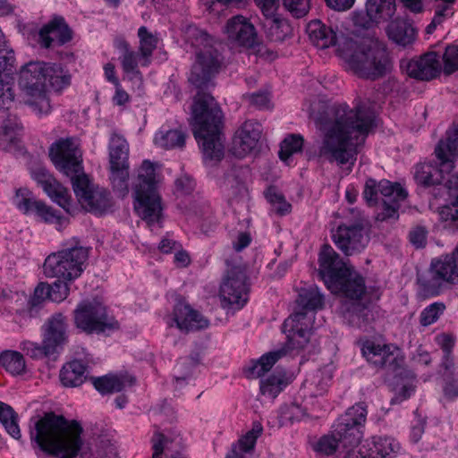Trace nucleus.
Returning a JSON list of instances; mask_svg holds the SVG:
<instances>
[{
	"instance_id": "obj_38",
	"label": "nucleus",
	"mask_w": 458,
	"mask_h": 458,
	"mask_svg": "<svg viewBox=\"0 0 458 458\" xmlns=\"http://www.w3.org/2000/svg\"><path fill=\"white\" fill-rule=\"evenodd\" d=\"M198 365L197 360L192 357L181 358L174 368V384L175 389H181L192 378Z\"/></svg>"
},
{
	"instance_id": "obj_50",
	"label": "nucleus",
	"mask_w": 458,
	"mask_h": 458,
	"mask_svg": "<svg viewBox=\"0 0 458 458\" xmlns=\"http://www.w3.org/2000/svg\"><path fill=\"white\" fill-rule=\"evenodd\" d=\"M284 378L272 374L267 378L260 380V392L269 398H276L283 390Z\"/></svg>"
},
{
	"instance_id": "obj_33",
	"label": "nucleus",
	"mask_w": 458,
	"mask_h": 458,
	"mask_svg": "<svg viewBox=\"0 0 458 458\" xmlns=\"http://www.w3.org/2000/svg\"><path fill=\"white\" fill-rule=\"evenodd\" d=\"M88 365L81 360L66 362L60 370V381L66 387L81 386L88 378Z\"/></svg>"
},
{
	"instance_id": "obj_21",
	"label": "nucleus",
	"mask_w": 458,
	"mask_h": 458,
	"mask_svg": "<svg viewBox=\"0 0 458 458\" xmlns=\"http://www.w3.org/2000/svg\"><path fill=\"white\" fill-rule=\"evenodd\" d=\"M261 132L260 123L254 121L245 122L239 134L233 139L230 150L231 155L238 159H242L251 153L258 145Z\"/></svg>"
},
{
	"instance_id": "obj_24",
	"label": "nucleus",
	"mask_w": 458,
	"mask_h": 458,
	"mask_svg": "<svg viewBox=\"0 0 458 458\" xmlns=\"http://www.w3.org/2000/svg\"><path fill=\"white\" fill-rule=\"evenodd\" d=\"M362 296H344L345 300L339 306V314L344 323L351 327L361 328L366 327L369 322V310L366 304L361 302Z\"/></svg>"
},
{
	"instance_id": "obj_22",
	"label": "nucleus",
	"mask_w": 458,
	"mask_h": 458,
	"mask_svg": "<svg viewBox=\"0 0 458 458\" xmlns=\"http://www.w3.org/2000/svg\"><path fill=\"white\" fill-rule=\"evenodd\" d=\"M72 38V32L61 16L53 18L38 32V43L45 48L63 46Z\"/></svg>"
},
{
	"instance_id": "obj_15",
	"label": "nucleus",
	"mask_w": 458,
	"mask_h": 458,
	"mask_svg": "<svg viewBox=\"0 0 458 458\" xmlns=\"http://www.w3.org/2000/svg\"><path fill=\"white\" fill-rule=\"evenodd\" d=\"M48 157L55 168L63 172H83V151L75 137L60 138L48 148Z\"/></svg>"
},
{
	"instance_id": "obj_48",
	"label": "nucleus",
	"mask_w": 458,
	"mask_h": 458,
	"mask_svg": "<svg viewBox=\"0 0 458 458\" xmlns=\"http://www.w3.org/2000/svg\"><path fill=\"white\" fill-rule=\"evenodd\" d=\"M333 432L330 431L329 434L321 437L317 444L315 445V451L326 455L335 454L336 452H340L343 454V447L340 441H338Z\"/></svg>"
},
{
	"instance_id": "obj_25",
	"label": "nucleus",
	"mask_w": 458,
	"mask_h": 458,
	"mask_svg": "<svg viewBox=\"0 0 458 458\" xmlns=\"http://www.w3.org/2000/svg\"><path fill=\"white\" fill-rule=\"evenodd\" d=\"M32 179L44 192L66 212H70L72 199L68 190L52 174H32Z\"/></svg>"
},
{
	"instance_id": "obj_46",
	"label": "nucleus",
	"mask_w": 458,
	"mask_h": 458,
	"mask_svg": "<svg viewBox=\"0 0 458 458\" xmlns=\"http://www.w3.org/2000/svg\"><path fill=\"white\" fill-rule=\"evenodd\" d=\"M14 72L11 71L9 74L7 72H0V109L8 110L13 103L14 93L12 84Z\"/></svg>"
},
{
	"instance_id": "obj_30",
	"label": "nucleus",
	"mask_w": 458,
	"mask_h": 458,
	"mask_svg": "<svg viewBox=\"0 0 458 458\" xmlns=\"http://www.w3.org/2000/svg\"><path fill=\"white\" fill-rule=\"evenodd\" d=\"M391 347L367 341L361 348V352L369 363L378 368H386L392 366L396 360Z\"/></svg>"
},
{
	"instance_id": "obj_47",
	"label": "nucleus",
	"mask_w": 458,
	"mask_h": 458,
	"mask_svg": "<svg viewBox=\"0 0 458 458\" xmlns=\"http://www.w3.org/2000/svg\"><path fill=\"white\" fill-rule=\"evenodd\" d=\"M303 146V138L299 134H291L287 136L280 144L278 152L279 158L289 164L293 154L301 151Z\"/></svg>"
},
{
	"instance_id": "obj_18",
	"label": "nucleus",
	"mask_w": 458,
	"mask_h": 458,
	"mask_svg": "<svg viewBox=\"0 0 458 458\" xmlns=\"http://www.w3.org/2000/svg\"><path fill=\"white\" fill-rule=\"evenodd\" d=\"M12 202L23 215L33 214L44 223L55 224L61 227L68 222L58 211L47 206L45 202L36 199L32 191L28 188L17 189Z\"/></svg>"
},
{
	"instance_id": "obj_61",
	"label": "nucleus",
	"mask_w": 458,
	"mask_h": 458,
	"mask_svg": "<svg viewBox=\"0 0 458 458\" xmlns=\"http://www.w3.org/2000/svg\"><path fill=\"white\" fill-rule=\"evenodd\" d=\"M352 21L356 28V32H359L360 30H368L374 22H376L373 18L370 17L367 9L365 11L354 12L352 13Z\"/></svg>"
},
{
	"instance_id": "obj_29",
	"label": "nucleus",
	"mask_w": 458,
	"mask_h": 458,
	"mask_svg": "<svg viewBox=\"0 0 458 458\" xmlns=\"http://www.w3.org/2000/svg\"><path fill=\"white\" fill-rule=\"evenodd\" d=\"M195 188L196 182L189 174H182L175 179L174 195L176 206L182 213L193 212L196 215L199 214L195 204L191 202L188 204L183 199L186 197L191 196Z\"/></svg>"
},
{
	"instance_id": "obj_17",
	"label": "nucleus",
	"mask_w": 458,
	"mask_h": 458,
	"mask_svg": "<svg viewBox=\"0 0 458 458\" xmlns=\"http://www.w3.org/2000/svg\"><path fill=\"white\" fill-rule=\"evenodd\" d=\"M436 160L420 162L416 172H451L454 168V158L458 157V124H454L445 132L435 148Z\"/></svg>"
},
{
	"instance_id": "obj_42",
	"label": "nucleus",
	"mask_w": 458,
	"mask_h": 458,
	"mask_svg": "<svg viewBox=\"0 0 458 458\" xmlns=\"http://www.w3.org/2000/svg\"><path fill=\"white\" fill-rule=\"evenodd\" d=\"M89 380L95 389L102 395L121 392L124 387L123 381L114 375L91 377Z\"/></svg>"
},
{
	"instance_id": "obj_36",
	"label": "nucleus",
	"mask_w": 458,
	"mask_h": 458,
	"mask_svg": "<svg viewBox=\"0 0 458 458\" xmlns=\"http://www.w3.org/2000/svg\"><path fill=\"white\" fill-rule=\"evenodd\" d=\"M1 120V131H2V141L9 143L7 147L9 150H12L13 147L19 146V131H21V123L18 121L16 115L12 114H4L0 116Z\"/></svg>"
},
{
	"instance_id": "obj_62",
	"label": "nucleus",
	"mask_w": 458,
	"mask_h": 458,
	"mask_svg": "<svg viewBox=\"0 0 458 458\" xmlns=\"http://www.w3.org/2000/svg\"><path fill=\"white\" fill-rule=\"evenodd\" d=\"M243 98L250 102V105L260 108L268 109L270 108V96L266 91H259L252 94H246Z\"/></svg>"
},
{
	"instance_id": "obj_14",
	"label": "nucleus",
	"mask_w": 458,
	"mask_h": 458,
	"mask_svg": "<svg viewBox=\"0 0 458 458\" xmlns=\"http://www.w3.org/2000/svg\"><path fill=\"white\" fill-rule=\"evenodd\" d=\"M73 313L76 327L88 335L104 333L118 326V323L107 315L106 307L97 301L80 303Z\"/></svg>"
},
{
	"instance_id": "obj_7",
	"label": "nucleus",
	"mask_w": 458,
	"mask_h": 458,
	"mask_svg": "<svg viewBox=\"0 0 458 458\" xmlns=\"http://www.w3.org/2000/svg\"><path fill=\"white\" fill-rule=\"evenodd\" d=\"M297 304L301 310L288 317L282 327L286 335L288 347L300 350L307 345L311 335L312 318L308 317L307 311L322 309L324 295L316 285L301 288Z\"/></svg>"
},
{
	"instance_id": "obj_60",
	"label": "nucleus",
	"mask_w": 458,
	"mask_h": 458,
	"mask_svg": "<svg viewBox=\"0 0 458 458\" xmlns=\"http://www.w3.org/2000/svg\"><path fill=\"white\" fill-rule=\"evenodd\" d=\"M233 42L246 47H254L257 43V33L254 26L249 21Z\"/></svg>"
},
{
	"instance_id": "obj_19",
	"label": "nucleus",
	"mask_w": 458,
	"mask_h": 458,
	"mask_svg": "<svg viewBox=\"0 0 458 458\" xmlns=\"http://www.w3.org/2000/svg\"><path fill=\"white\" fill-rule=\"evenodd\" d=\"M379 188L382 198L377 203V221L388 223L397 221L401 204L408 196L406 190L400 183L389 181H381Z\"/></svg>"
},
{
	"instance_id": "obj_9",
	"label": "nucleus",
	"mask_w": 458,
	"mask_h": 458,
	"mask_svg": "<svg viewBox=\"0 0 458 458\" xmlns=\"http://www.w3.org/2000/svg\"><path fill=\"white\" fill-rule=\"evenodd\" d=\"M367 407L358 403L349 408L332 426V430L342 444L344 458H355L362 451L359 448L363 437V428L367 419Z\"/></svg>"
},
{
	"instance_id": "obj_56",
	"label": "nucleus",
	"mask_w": 458,
	"mask_h": 458,
	"mask_svg": "<svg viewBox=\"0 0 458 458\" xmlns=\"http://www.w3.org/2000/svg\"><path fill=\"white\" fill-rule=\"evenodd\" d=\"M444 72L451 74L458 70V46H449L445 48L444 56Z\"/></svg>"
},
{
	"instance_id": "obj_34",
	"label": "nucleus",
	"mask_w": 458,
	"mask_h": 458,
	"mask_svg": "<svg viewBox=\"0 0 458 458\" xmlns=\"http://www.w3.org/2000/svg\"><path fill=\"white\" fill-rule=\"evenodd\" d=\"M430 268L447 284L458 283V265L454 255H442L432 259Z\"/></svg>"
},
{
	"instance_id": "obj_40",
	"label": "nucleus",
	"mask_w": 458,
	"mask_h": 458,
	"mask_svg": "<svg viewBox=\"0 0 458 458\" xmlns=\"http://www.w3.org/2000/svg\"><path fill=\"white\" fill-rule=\"evenodd\" d=\"M185 133L179 129L159 131L155 136V143L165 149L182 148L185 144Z\"/></svg>"
},
{
	"instance_id": "obj_49",
	"label": "nucleus",
	"mask_w": 458,
	"mask_h": 458,
	"mask_svg": "<svg viewBox=\"0 0 458 458\" xmlns=\"http://www.w3.org/2000/svg\"><path fill=\"white\" fill-rule=\"evenodd\" d=\"M445 304L436 301L422 310L420 314V323L422 327H428L438 320L445 310Z\"/></svg>"
},
{
	"instance_id": "obj_32",
	"label": "nucleus",
	"mask_w": 458,
	"mask_h": 458,
	"mask_svg": "<svg viewBox=\"0 0 458 458\" xmlns=\"http://www.w3.org/2000/svg\"><path fill=\"white\" fill-rule=\"evenodd\" d=\"M285 354L286 351L283 348L267 352L258 360H250L243 369L246 377L251 379L261 377Z\"/></svg>"
},
{
	"instance_id": "obj_44",
	"label": "nucleus",
	"mask_w": 458,
	"mask_h": 458,
	"mask_svg": "<svg viewBox=\"0 0 458 458\" xmlns=\"http://www.w3.org/2000/svg\"><path fill=\"white\" fill-rule=\"evenodd\" d=\"M443 394L448 402H454L458 398V367L443 369Z\"/></svg>"
},
{
	"instance_id": "obj_3",
	"label": "nucleus",
	"mask_w": 458,
	"mask_h": 458,
	"mask_svg": "<svg viewBox=\"0 0 458 458\" xmlns=\"http://www.w3.org/2000/svg\"><path fill=\"white\" fill-rule=\"evenodd\" d=\"M308 33L314 46L327 48L337 46V53L360 78L377 80L391 71L392 65L384 42L373 37H338L331 27L320 21H312L308 25Z\"/></svg>"
},
{
	"instance_id": "obj_20",
	"label": "nucleus",
	"mask_w": 458,
	"mask_h": 458,
	"mask_svg": "<svg viewBox=\"0 0 458 458\" xmlns=\"http://www.w3.org/2000/svg\"><path fill=\"white\" fill-rule=\"evenodd\" d=\"M249 284L246 272L240 267H232L220 287V295L231 306L242 309L248 301Z\"/></svg>"
},
{
	"instance_id": "obj_4",
	"label": "nucleus",
	"mask_w": 458,
	"mask_h": 458,
	"mask_svg": "<svg viewBox=\"0 0 458 458\" xmlns=\"http://www.w3.org/2000/svg\"><path fill=\"white\" fill-rule=\"evenodd\" d=\"M82 432L76 420L50 411L34 422L30 438L46 453L45 458H74L82 448Z\"/></svg>"
},
{
	"instance_id": "obj_8",
	"label": "nucleus",
	"mask_w": 458,
	"mask_h": 458,
	"mask_svg": "<svg viewBox=\"0 0 458 458\" xmlns=\"http://www.w3.org/2000/svg\"><path fill=\"white\" fill-rule=\"evenodd\" d=\"M41 344L23 341L21 349L33 359L50 357L63 352L68 343V319L60 312L51 315L41 327Z\"/></svg>"
},
{
	"instance_id": "obj_6",
	"label": "nucleus",
	"mask_w": 458,
	"mask_h": 458,
	"mask_svg": "<svg viewBox=\"0 0 458 458\" xmlns=\"http://www.w3.org/2000/svg\"><path fill=\"white\" fill-rule=\"evenodd\" d=\"M318 276L334 294L357 297L366 293L365 279L340 258L328 244H324L318 255Z\"/></svg>"
},
{
	"instance_id": "obj_59",
	"label": "nucleus",
	"mask_w": 458,
	"mask_h": 458,
	"mask_svg": "<svg viewBox=\"0 0 458 458\" xmlns=\"http://www.w3.org/2000/svg\"><path fill=\"white\" fill-rule=\"evenodd\" d=\"M380 188L379 184H377V182L372 179H369L364 186L363 190V199L367 202V204L370 207L377 204L379 199Z\"/></svg>"
},
{
	"instance_id": "obj_12",
	"label": "nucleus",
	"mask_w": 458,
	"mask_h": 458,
	"mask_svg": "<svg viewBox=\"0 0 458 458\" xmlns=\"http://www.w3.org/2000/svg\"><path fill=\"white\" fill-rule=\"evenodd\" d=\"M71 182L75 196L88 212L102 216L112 208L110 192L96 185L88 174H73Z\"/></svg>"
},
{
	"instance_id": "obj_28",
	"label": "nucleus",
	"mask_w": 458,
	"mask_h": 458,
	"mask_svg": "<svg viewBox=\"0 0 458 458\" xmlns=\"http://www.w3.org/2000/svg\"><path fill=\"white\" fill-rule=\"evenodd\" d=\"M109 163L111 172H126L130 168L128 142L115 133L109 142Z\"/></svg>"
},
{
	"instance_id": "obj_31",
	"label": "nucleus",
	"mask_w": 458,
	"mask_h": 458,
	"mask_svg": "<svg viewBox=\"0 0 458 458\" xmlns=\"http://www.w3.org/2000/svg\"><path fill=\"white\" fill-rule=\"evenodd\" d=\"M386 30L388 38L402 47L411 45L417 36V30L413 25L407 20L400 18L393 20Z\"/></svg>"
},
{
	"instance_id": "obj_52",
	"label": "nucleus",
	"mask_w": 458,
	"mask_h": 458,
	"mask_svg": "<svg viewBox=\"0 0 458 458\" xmlns=\"http://www.w3.org/2000/svg\"><path fill=\"white\" fill-rule=\"evenodd\" d=\"M248 23L247 18L242 15H236L227 21L224 31L230 40L234 41Z\"/></svg>"
},
{
	"instance_id": "obj_26",
	"label": "nucleus",
	"mask_w": 458,
	"mask_h": 458,
	"mask_svg": "<svg viewBox=\"0 0 458 458\" xmlns=\"http://www.w3.org/2000/svg\"><path fill=\"white\" fill-rule=\"evenodd\" d=\"M439 57L435 52H428L419 59L411 60L407 64V73L410 77L420 81H430L441 72Z\"/></svg>"
},
{
	"instance_id": "obj_55",
	"label": "nucleus",
	"mask_w": 458,
	"mask_h": 458,
	"mask_svg": "<svg viewBox=\"0 0 458 458\" xmlns=\"http://www.w3.org/2000/svg\"><path fill=\"white\" fill-rule=\"evenodd\" d=\"M440 345L443 352L441 362L442 369L453 368L454 364L452 357V351L454 345L453 337L448 335H441Z\"/></svg>"
},
{
	"instance_id": "obj_43",
	"label": "nucleus",
	"mask_w": 458,
	"mask_h": 458,
	"mask_svg": "<svg viewBox=\"0 0 458 458\" xmlns=\"http://www.w3.org/2000/svg\"><path fill=\"white\" fill-rule=\"evenodd\" d=\"M138 37L140 38L139 50L143 59L142 65L148 66L150 64V56L157 48V38L145 26H141L138 30Z\"/></svg>"
},
{
	"instance_id": "obj_37",
	"label": "nucleus",
	"mask_w": 458,
	"mask_h": 458,
	"mask_svg": "<svg viewBox=\"0 0 458 458\" xmlns=\"http://www.w3.org/2000/svg\"><path fill=\"white\" fill-rule=\"evenodd\" d=\"M46 82L48 81L49 86L60 91L71 83V75L65 71L61 64L45 63L44 68Z\"/></svg>"
},
{
	"instance_id": "obj_51",
	"label": "nucleus",
	"mask_w": 458,
	"mask_h": 458,
	"mask_svg": "<svg viewBox=\"0 0 458 458\" xmlns=\"http://www.w3.org/2000/svg\"><path fill=\"white\" fill-rule=\"evenodd\" d=\"M14 54L5 46V40L2 30H0V72L15 71L14 68Z\"/></svg>"
},
{
	"instance_id": "obj_53",
	"label": "nucleus",
	"mask_w": 458,
	"mask_h": 458,
	"mask_svg": "<svg viewBox=\"0 0 458 458\" xmlns=\"http://www.w3.org/2000/svg\"><path fill=\"white\" fill-rule=\"evenodd\" d=\"M68 281L62 278H56V281L49 284L50 300L55 302H61L67 298L70 291Z\"/></svg>"
},
{
	"instance_id": "obj_39",
	"label": "nucleus",
	"mask_w": 458,
	"mask_h": 458,
	"mask_svg": "<svg viewBox=\"0 0 458 458\" xmlns=\"http://www.w3.org/2000/svg\"><path fill=\"white\" fill-rule=\"evenodd\" d=\"M366 8L376 22L390 19L395 13L394 0H367Z\"/></svg>"
},
{
	"instance_id": "obj_1",
	"label": "nucleus",
	"mask_w": 458,
	"mask_h": 458,
	"mask_svg": "<svg viewBox=\"0 0 458 458\" xmlns=\"http://www.w3.org/2000/svg\"><path fill=\"white\" fill-rule=\"evenodd\" d=\"M310 118L322 132L319 149L321 156L330 154L343 169L351 170L356 160L358 148L376 126V114L370 106L318 103L311 106Z\"/></svg>"
},
{
	"instance_id": "obj_23",
	"label": "nucleus",
	"mask_w": 458,
	"mask_h": 458,
	"mask_svg": "<svg viewBox=\"0 0 458 458\" xmlns=\"http://www.w3.org/2000/svg\"><path fill=\"white\" fill-rule=\"evenodd\" d=\"M173 320L181 331L186 333L207 328L209 325L201 313L181 301L174 307Z\"/></svg>"
},
{
	"instance_id": "obj_16",
	"label": "nucleus",
	"mask_w": 458,
	"mask_h": 458,
	"mask_svg": "<svg viewBox=\"0 0 458 458\" xmlns=\"http://www.w3.org/2000/svg\"><path fill=\"white\" fill-rule=\"evenodd\" d=\"M336 247L346 256L360 252L369 242L365 233V219L360 213L354 221L340 224L332 234Z\"/></svg>"
},
{
	"instance_id": "obj_11",
	"label": "nucleus",
	"mask_w": 458,
	"mask_h": 458,
	"mask_svg": "<svg viewBox=\"0 0 458 458\" xmlns=\"http://www.w3.org/2000/svg\"><path fill=\"white\" fill-rule=\"evenodd\" d=\"M89 249L74 245L66 247L47 257L43 265L44 275L48 278L74 281L86 268Z\"/></svg>"
},
{
	"instance_id": "obj_64",
	"label": "nucleus",
	"mask_w": 458,
	"mask_h": 458,
	"mask_svg": "<svg viewBox=\"0 0 458 458\" xmlns=\"http://www.w3.org/2000/svg\"><path fill=\"white\" fill-rule=\"evenodd\" d=\"M91 458H117L115 447L111 444H104L96 454H90Z\"/></svg>"
},
{
	"instance_id": "obj_10",
	"label": "nucleus",
	"mask_w": 458,
	"mask_h": 458,
	"mask_svg": "<svg viewBox=\"0 0 458 458\" xmlns=\"http://www.w3.org/2000/svg\"><path fill=\"white\" fill-rule=\"evenodd\" d=\"M44 68L45 62H30L22 66L19 78V86L25 94V104L38 115L47 114L51 111Z\"/></svg>"
},
{
	"instance_id": "obj_5",
	"label": "nucleus",
	"mask_w": 458,
	"mask_h": 458,
	"mask_svg": "<svg viewBox=\"0 0 458 458\" xmlns=\"http://www.w3.org/2000/svg\"><path fill=\"white\" fill-rule=\"evenodd\" d=\"M157 174H111L113 190L120 198L132 191L133 208L149 226L160 223L162 198L158 191Z\"/></svg>"
},
{
	"instance_id": "obj_41",
	"label": "nucleus",
	"mask_w": 458,
	"mask_h": 458,
	"mask_svg": "<svg viewBox=\"0 0 458 458\" xmlns=\"http://www.w3.org/2000/svg\"><path fill=\"white\" fill-rule=\"evenodd\" d=\"M429 267L427 276L418 277L420 292L426 297L437 296L447 284Z\"/></svg>"
},
{
	"instance_id": "obj_35",
	"label": "nucleus",
	"mask_w": 458,
	"mask_h": 458,
	"mask_svg": "<svg viewBox=\"0 0 458 458\" xmlns=\"http://www.w3.org/2000/svg\"><path fill=\"white\" fill-rule=\"evenodd\" d=\"M152 442V458H162L164 452L166 458H187L184 449L179 447L178 442H169L162 434H155Z\"/></svg>"
},
{
	"instance_id": "obj_13",
	"label": "nucleus",
	"mask_w": 458,
	"mask_h": 458,
	"mask_svg": "<svg viewBox=\"0 0 458 458\" xmlns=\"http://www.w3.org/2000/svg\"><path fill=\"white\" fill-rule=\"evenodd\" d=\"M418 184L424 188L443 186L452 199L451 205L439 208V217L446 227L458 230V174H414Z\"/></svg>"
},
{
	"instance_id": "obj_57",
	"label": "nucleus",
	"mask_w": 458,
	"mask_h": 458,
	"mask_svg": "<svg viewBox=\"0 0 458 458\" xmlns=\"http://www.w3.org/2000/svg\"><path fill=\"white\" fill-rule=\"evenodd\" d=\"M283 4L297 18L303 17L310 10V0H283Z\"/></svg>"
},
{
	"instance_id": "obj_45",
	"label": "nucleus",
	"mask_w": 458,
	"mask_h": 458,
	"mask_svg": "<svg viewBox=\"0 0 458 458\" xmlns=\"http://www.w3.org/2000/svg\"><path fill=\"white\" fill-rule=\"evenodd\" d=\"M0 364L13 375H21L25 370V360L19 352L4 351L0 354Z\"/></svg>"
},
{
	"instance_id": "obj_2",
	"label": "nucleus",
	"mask_w": 458,
	"mask_h": 458,
	"mask_svg": "<svg viewBox=\"0 0 458 458\" xmlns=\"http://www.w3.org/2000/svg\"><path fill=\"white\" fill-rule=\"evenodd\" d=\"M222 64V56L212 47H205L196 55L189 81L199 89L191 106L194 137L202 147L203 159L207 164H216L224 157L221 141L223 112L216 99L202 90L213 85L212 79Z\"/></svg>"
},
{
	"instance_id": "obj_58",
	"label": "nucleus",
	"mask_w": 458,
	"mask_h": 458,
	"mask_svg": "<svg viewBox=\"0 0 458 458\" xmlns=\"http://www.w3.org/2000/svg\"><path fill=\"white\" fill-rule=\"evenodd\" d=\"M121 63L124 72L132 73L141 78V73L138 69V55L134 51L131 50L122 55Z\"/></svg>"
},
{
	"instance_id": "obj_63",
	"label": "nucleus",
	"mask_w": 458,
	"mask_h": 458,
	"mask_svg": "<svg viewBox=\"0 0 458 458\" xmlns=\"http://www.w3.org/2000/svg\"><path fill=\"white\" fill-rule=\"evenodd\" d=\"M47 298L50 299L49 284L41 282L35 288L30 303L38 306Z\"/></svg>"
},
{
	"instance_id": "obj_27",
	"label": "nucleus",
	"mask_w": 458,
	"mask_h": 458,
	"mask_svg": "<svg viewBox=\"0 0 458 458\" xmlns=\"http://www.w3.org/2000/svg\"><path fill=\"white\" fill-rule=\"evenodd\" d=\"M365 450L355 458H394L400 450L399 443L389 437H373L362 446Z\"/></svg>"
},
{
	"instance_id": "obj_54",
	"label": "nucleus",
	"mask_w": 458,
	"mask_h": 458,
	"mask_svg": "<svg viewBox=\"0 0 458 458\" xmlns=\"http://www.w3.org/2000/svg\"><path fill=\"white\" fill-rule=\"evenodd\" d=\"M428 235V229L424 225H417L411 228L408 239L415 249H423L427 245Z\"/></svg>"
}]
</instances>
